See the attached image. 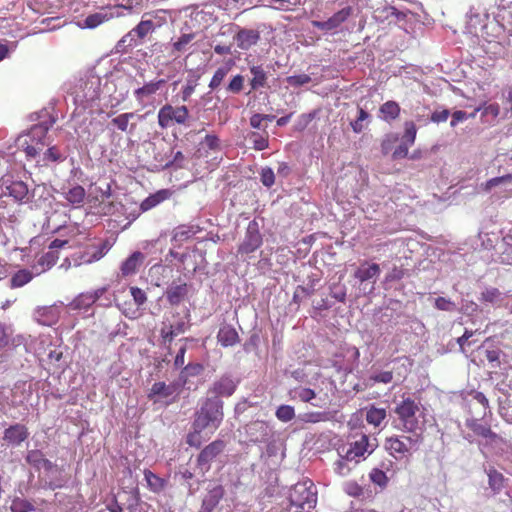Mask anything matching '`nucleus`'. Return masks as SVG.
<instances>
[{"label":"nucleus","mask_w":512,"mask_h":512,"mask_svg":"<svg viewBox=\"0 0 512 512\" xmlns=\"http://www.w3.org/2000/svg\"><path fill=\"white\" fill-rule=\"evenodd\" d=\"M248 139L251 141L253 149L257 151L265 150L269 146V134L265 128L262 132H251Z\"/></svg>","instance_id":"nucleus-32"},{"label":"nucleus","mask_w":512,"mask_h":512,"mask_svg":"<svg viewBox=\"0 0 512 512\" xmlns=\"http://www.w3.org/2000/svg\"><path fill=\"white\" fill-rule=\"evenodd\" d=\"M450 115V111L448 109H443L441 111H434L431 114V121L434 123H441L447 121Z\"/></svg>","instance_id":"nucleus-63"},{"label":"nucleus","mask_w":512,"mask_h":512,"mask_svg":"<svg viewBox=\"0 0 512 512\" xmlns=\"http://www.w3.org/2000/svg\"><path fill=\"white\" fill-rule=\"evenodd\" d=\"M166 84L165 79H158L145 83L142 87L134 90V97L136 101L144 106L147 101L153 98V96Z\"/></svg>","instance_id":"nucleus-15"},{"label":"nucleus","mask_w":512,"mask_h":512,"mask_svg":"<svg viewBox=\"0 0 512 512\" xmlns=\"http://www.w3.org/2000/svg\"><path fill=\"white\" fill-rule=\"evenodd\" d=\"M189 118V110L185 105L172 106L171 104L163 105L157 115L158 125L162 129H167L173 124L186 125Z\"/></svg>","instance_id":"nucleus-5"},{"label":"nucleus","mask_w":512,"mask_h":512,"mask_svg":"<svg viewBox=\"0 0 512 512\" xmlns=\"http://www.w3.org/2000/svg\"><path fill=\"white\" fill-rule=\"evenodd\" d=\"M386 415V410L384 408H376L372 406L367 410L366 421L369 424L378 427L386 418Z\"/></svg>","instance_id":"nucleus-36"},{"label":"nucleus","mask_w":512,"mask_h":512,"mask_svg":"<svg viewBox=\"0 0 512 512\" xmlns=\"http://www.w3.org/2000/svg\"><path fill=\"white\" fill-rule=\"evenodd\" d=\"M496 18L501 26H503L505 32L507 31L512 35V8L508 7L501 9Z\"/></svg>","instance_id":"nucleus-39"},{"label":"nucleus","mask_w":512,"mask_h":512,"mask_svg":"<svg viewBox=\"0 0 512 512\" xmlns=\"http://www.w3.org/2000/svg\"><path fill=\"white\" fill-rule=\"evenodd\" d=\"M311 81V77L307 74L294 75L288 78V82L291 85H305Z\"/></svg>","instance_id":"nucleus-62"},{"label":"nucleus","mask_w":512,"mask_h":512,"mask_svg":"<svg viewBox=\"0 0 512 512\" xmlns=\"http://www.w3.org/2000/svg\"><path fill=\"white\" fill-rule=\"evenodd\" d=\"M244 78L241 75H236L232 78L228 85V91L232 93H239L243 89Z\"/></svg>","instance_id":"nucleus-57"},{"label":"nucleus","mask_w":512,"mask_h":512,"mask_svg":"<svg viewBox=\"0 0 512 512\" xmlns=\"http://www.w3.org/2000/svg\"><path fill=\"white\" fill-rule=\"evenodd\" d=\"M251 74L253 75L250 85L253 90H257L266 85V72L263 70L261 66H253L250 69Z\"/></svg>","instance_id":"nucleus-35"},{"label":"nucleus","mask_w":512,"mask_h":512,"mask_svg":"<svg viewBox=\"0 0 512 512\" xmlns=\"http://www.w3.org/2000/svg\"><path fill=\"white\" fill-rule=\"evenodd\" d=\"M182 387L183 386L179 381L169 384H166L164 381L155 382L152 385L147 397L154 402H157L160 399H168L172 396H177L180 393Z\"/></svg>","instance_id":"nucleus-12"},{"label":"nucleus","mask_w":512,"mask_h":512,"mask_svg":"<svg viewBox=\"0 0 512 512\" xmlns=\"http://www.w3.org/2000/svg\"><path fill=\"white\" fill-rule=\"evenodd\" d=\"M58 259H59L58 252L49 249V251L46 252L41 257V263L42 264H47L49 266H52V265H54L57 262Z\"/></svg>","instance_id":"nucleus-61"},{"label":"nucleus","mask_w":512,"mask_h":512,"mask_svg":"<svg viewBox=\"0 0 512 512\" xmlns=\"http://www.w3.org/2000/svg\"><path fill=\"white\" fill-rule=\"evenodd\" d=\"M417 129L412 121L405 122V132L403 135V139L409 144L413 145L416 139Z\"/></svg>","instance_id":"nucleus-49"},{"label":"nucleus","mask_w":512,"mask_h":512,"mask_svg":"<svg viewBox=\"0 0 512 512\" xmlns=\"http://www.w3.org/2000/svg\"><path fill=\"white\" fill-rule=\"evenodd\" d=\"M420 406V402L415 401L411 397L403 398V400L396 405L394 412L402 425L403 431L415 433L416 430L420 428V421L417 416V414H422L420 412Z\"/></svg>","instance_id":"nucleus-4"},{"label":"nucleus","mask_w":512,"mask_h":512,"mask_svg":"<svg viewBox=\"0 0 512 512\" xmlns=\"http://www.w3.org/2000/svg\"><path fill=\"white\" fill-rule=\"evenodd\" d=\"M161 339L163 344H170L173 339L178 336L177 333L171 328V326H167L164 324L160 331Z\"/></svg>","instance_id":"nucleus-54"},{"label":"nucleus","mask_w":512,"mask_h":512,"mask_svg":"<svg viewBox=\"0 0 512 512\" xmlns=\"http://www.w3.org/2000/svg\"><path fill=\"white\" fill-rule=\"evenodd\" d=\"M195 38L194 33H187L181 35L177 41L173 43V49L177 52H184L187 49V46L192 42Z\"/></svg>","instance_id":"nucleus-46"},{"label":"nucleus","mask_w":512,"mask_h":512,"mask_svg":"<svg viewBox=\"0 0 512 512\" xmlns=\"http://www.w3.org/2000/svg\"><path fill=\"white\" fill-rule=\"evenodd\" d=\"M266 2V6L277 9L287 11L290 9V6L293 3L290 0H263Z\"/></svg>","instance_id":"nucleus-53"},{"label":"nucleus","mask_w":512,"mask_h":512,"mask_svg":"<svg viewBox=\"0 0 512 512\" xmlns=\"http://www.w3.org/2000/svg\"><path fill=\"white\" fill-rule=\"evenodd\" d=\"M295 392L296 397L303 402H310L312 399L316 397L315 391L310 388H300Z\"/></svg>","instance_id":"nucleus-56"},{"label":"nucleus","mask_w":512,"mask_h":512,"mask_svg":"<svg viewBox=\"0 0 512 512\" xmlns=\"http://www.w3.org/2000/svg\"><path fill=\"white\" fill-rule=\"evenodd\" d=\"M369 439L366 435H361V437L353 442L349 449L346 451L345 458L346 460H353L357 457L363 456L366 452H368Z\"/></svg>","instance_id":"nucleus-28"},{"label":"nucleus","mask_w":512,"mask_h":512,"mask_svg":"<svg viewBox=\"0 0 512 512\" xmlns=\"http://www.w3.org/2000/svg\"><path fill=\"white\" fill-rule=\"evenodd\" d=\"M500 294L501 293L497 288H487L482 292L481 300L484 302L494 303L499 299Z\"/></svg>","instance_id":"nucleus-52"},{"label":"nucleus","mask_w":512,"mask_h":512,"mask_svg":"<svg viewBox=\"0 0 512 512\" xmlns=\"http://www.w3.org/2000/svg\"><path fill=\"white\" fill-rule=\"evenodd\" d=\"M194 233L192 227L181 225L174 230L173 240L181 243L191 238Z\"/></svg>","instance_id":"nucleus-42"},{"label":"nucleus","mask_w":512,"mask_h":512,"mask_svg":"<svg viewBox=\"0 0 512 512\" xmlns=\"http://www.w3.org/2000/svg\"><path fill=\"white\" fill-rule=\"evenodd\" d=\"M353 9L350 6L344 7L343 9L337 11L334 13L330 18H328L326 21H318L313 20L312 26L328 32L333 31L339 28L344 22L348 20V18L352 15Z\"/></svg>","instance_id":"nucleus-11"},{"label":"nucleus","mask_w":512,"mask_h":512,"mask_svg":"<svg viewBox=\"0 0 512 512\" xmlns=\"http://www.w3.org/2000/svg\"><path fill=\"white\" fill-rule=\"evenodd\" d=\"M144 478L147 483V487L153 493L159 494L165 490L167 487L168 481L149 469L144 470Z\"/></svg>","instance_id":"nucleus-29"},{"label":"nucleus","mask_w":512,"mask_h":512,"mask_svg":"<svg viewBox=\"0 0 512 512\" xmlns=\"http://www.w3.org/2000/svg\"><path fill=\"white\" fill-rule=\"evenodd\" d=\"M139 503H140L139 492L138 491L131 492L129 499H128L127 509L130 510L131 512H134V511H136Z\"/></svg>","instance_id":"nucleus-64"},{"label":"nucleus","mask_w":512,"mask_h":512,"mask_svg":"<svg viewBox=\"0 0 512 512\" xmlns=\"http://www.w3.org/2000/svg\"><path fill=\"white\" fill-rule=\"evenodd\" d=\"M290 506L292 512H310L316 505L317 493L314 490L313 483L307 482L295 484L289 493Z\"/></svg>","instance_id":"nucleus-3"},{"label":"nucleus","mask_w":512,"mask_h":512,"mask_svg":"<svg viewBox=\"0 0 512 512\" xmlns=\"http://www.w3.org/2000/svg\"><path fill=\"white\" fill-rule=\"evenodd\" d=\"M29 437L28 428L21 423H15L3 432V440L8 446L18 447Z\"/></svg>","instance_id":"nucleus-13"},{"label":"nucleus","mask_w":512,"mask_h":512,"mask_svg":"<svg viewBox=\"0 0 512 512\" xmlns=\"http://www.w3.org/2000/svg\"><path fill=\"white\" fill-rule=\"evenodd\" d=\"M135 114L133 112H126L119 114L111 120V124L115 126L121 132H127L130 120L134 119Z\"/></svg>","instance_id":"nucleus-38"},{"label":"nucleus","mask_w":512,"mask_h":512,"mask_svg":"<svg viewBox=\"0 0 512 512\" xmlns=\"http://www.w3.org/2000/svg\"><path fill=\"white\" fill-rule=\"evenodd\" d=\"M145 256L140 251L133 252L122 264L120 267V271L122 276L127 277L130 275H134L138 268L142 265Z\"/></svg>","instance_id":"nucleus-24"},{"label":"nucleus","mask_w":512,"mask_h":512,"mask_svg":"<svg viewBox=\"0 0 512 512\" xmlns=\"http://www.w3.org/2000/svg\"><path fill=\"white\" fill-rule=\"evenodd\" d=\"M248 440L253 443H264L270 438V427L265 421H253L245 428Z\"/></svg>","instance_id":"nucleus-14"},{"label":"nucleus","mask_w":512,"mask_h":512,"mask_svg":"<svg viewBox=\"0 0 512 512\" xmlns=\"http://www.w3.org/2000/svg\"><path fill=\"white\" fill-rule=\"evenodd\" d=\"M173 195V191L170 189H161L156 191L154 194L149 195L140 204L141 212H146L156 207L160 203L168 200Z\"/></svg>","instance_id":"nucleus-23"},{"label":"nucleus","mask_w":512,"mask_h":512,"mask_svg":"<svg viewBox=\"0 0 512 512\" xmlns=\"http://www.w3.org/2000/svg\"><path fill=\"white\" fill-rule=\"evenodd\" d=\"M275 415L282 422H289L295 417V410L290 405H281L277 408Z\"/></svg>","instance_id":"nucleus-43"},{"label":"nucleus","mask_w":512,"mask_h":512,"mask_svg":"<svg viewBox=\"0 0 512 512\" xmlns=\"http://www.w3.org/2000/svg\"><path fill=\"white\" fill-rule=\"evenodd\" d=\"M435 307L442 311H452L455 305L451 300L445 297H438L435 299Z\"/></svg>","instance_id":"nucleus-58"},{"label":"nucleus","mask_w":512,"mask_h":512,"mask_svg":"<svg viewBox=\"0 0 512 512\" xmlns=\"http://www.w3.org/2000/svg\"><path fill=\"white\" fill-rule=\"evenodd\" d=\"M8 180L1 179V186H5L6 192L13 197L16 202L23 203L28 198V187L23 181H12L7 184Z\"/></svg>","instance_id":"nucleus-19"},{"label":"nucleus","mask_w":512,"mask_h":512,"mask_svg":"<svg viewBox=\"0 0 512 512\" xmlns=\"http://www.w3.org/2000/svg\"><path fill=\"white\" fill-rule=\"evenodd\" d=\"M224 419L223 401L216 397H208L196 411L192 423V431L186 436L190 447L200 448L221 426Z\"/></svg>","instance_id":"nucleus-1"},{"label":"nucleus","mask_w":512,"mask_h":512,"mask_svg":"<svg viewBox=\"0 0 512 512\" xmlns=\"http://www.w3.org/2000/svg\"><path fill=\"white\" fill-rule=\"evenodd\" d=\"M117 307L123 315L129 319H136L140 315V310L134 305V302L124 301L116 302Z\"/></svg>","instance_id":"nucleus-40"},{"label":"nucleus","mask_w":512,"mask_h":512,"mask_svg":"<svg viewBox=\"0 0 512 512\" xmlns=\"http://www.w3.org/2000/svg\"><path fill=\"white\" fill-rule=\"evenodd\" d=\"M225 490L222 485H215L207 491L202 499L198 512H213L224 497Z\"/></svg>","instance_id":"nucleus-16"},{"label":"nucleus","mask_w":512,"mask_h":512,"mask_svg":"<svg viewBox=\"0 0 512 512\" xmlns=\"http://www.w3.org/2000/svg\"><path fill=\"white\" fill-rule=\"evenodd\" d=\"M370 379L375 383L388 384L393 380V373L392 371H383L376 375H372Z\"/></svg>","instance_id":"nucleus-59"},{"label":"nucleus","mask_w":512,"mask_h":512,"mask_svg":"<svg viewBox=\"0 0 512 512\" xmlns=\"http://www.w3.org/2000/svg\"><path fill=\"white\" fill-rule=\"evenodd\" d=\"M370 117L369 113L363 108L358 109V117L350 123L352 130L355 133H361L364 130L363 122Z\"/></svg>","instance_id":"nucleus-45"},{"label":"nucleus","mask_w":512,"mask_h":512,"mask_svg":"<svg viewBox=\"0 0 512 512\" xmlns=\"http://www.w3.org/2000/svg\"><path fill=\"white\" fill-rule=\"evenodd\" d=\"M85 196V189L80 185L71 187L64 194L65 199L72 205H81L85 199Z\"/></svg>","instance_id":"nucleus-34"},{"label":"nucleus","mask_w":512,"mask_h":512,"mask_svg":"<svg viewBox=\"0 0 512 512\" xmlns=\"http://www.w3.org/2000/svg\"><path fill=\"white\" fill-rule=\"evenodd\" d=\"M217 340L223 347L234 346L240 339L236 329L229 325H222L217 334Z\"/></svg>","instance_id":"nucleus-26"},{"label":"nucleus","mask_w":512,"mask_h":512,"mask_svg":"<svg viewBox=\"0 0 512 512\" xmlns=\"http://www.w3.org/2000/svg\"><path fill=\"white\" fill-rule=\"evenodd\" d=\"M466 426L475 435L486 439L490 443H494L499 439L498 435L491 430L489 425L481 423L478 419L471 418L466 420Z\"/></svg>","instance_id":"nucleus-20"},{"label":"nucleus","mask_w":512,"mask_h":512,"mask_svg":"<svg viewBox=\"0 0 512 512\" xmlns=\"http://www.w3.org/2000/svg\"><path fill=\"white\" fill-rule=\"evenodd\" d=\"M260 39V34L257 30L253 29H240L235 36L237 46L242 50H248Z\"/></svg>","instance_id":"nucleus-22"},{"label":"nucleus","mask_w":512,"mask_h":512,"mask_svg":"<svg viewBox=\"0 0 512 512\" xmlns=\"http://www.w3.org/2000/svg\"><path fill=\"white\" fill-rule=\"evenodd\" d=\"M370 480L381 488H385L388 484V477L384 471L378 468H374L369 473Z\"/></svg>","instance_id":"nucleus-44"},{"label":"nucleus","mask_w":512,"mask_h":512,"mask_svg":"<svg viewBox=\"0 0 512 512\" xmlns=\"http://www.w3.org/2000/svg\"><path fill=\"white\" fill-rule=\"evenodd\" d=\"M37 320L41 325L50 326L58 320L57 310L53 307H42L36 311Z\"/></svg>","instance_id":"nucleus-31"},{"label":"nucleus","mask_w":512,"mask_h":512,"mask_svg":"<svg viewBox=\"0 0 512 512\" xmlns=\"http://www.w3.org/2000/svg\"><path fill=\"white\" fill-rule=\"evenodd\" d=\"M188 294V286L186 283L172 284L166 292V299L171 305L180 304Z\"/></svg>","instance_id":"nucleus-27"},{"label":"nucleus","mask_w":512,"mask_h":512,"mask_svg":"<svg viewBox=\"0 0 512 512\" xmlns=\"http://www.w3.org/2000/svg\"><path fill=\"white\" fill-rule=\"evenodd\" d=\"M10 509L12 512H31L35 510L30 501L21 497H15L12 500Z\"/></svg>","instance_id":"nucleus-41"},{"label":"nucleus","mask_w":512,"mask_h":512,"mask_svg":"<svg viewBox=\"0 0 512 512\" xmlns=\"http://www.w3.org/2000/svg\"><path fill=\"white\" fill-rule=\"evenodd\" d=\"M422 442V434L415 433L413 436L392 435L385 439L384 448L395 460H402L410 457L412 451L417 450Z\"/></svg>","instance_id":"nucleus-2"},{"label":"nucleus","mask_w":512,"mask_h":512,"mask_svg":"<svg viewBox=\"0 0 512 512\" xmlns=\"http://www.w3.org/2000/svg\"><path fill=\"white\" fill-rule=\"evenodd\" d=\"M64 157L56 146H52L47 149L43 155L44 162H57L63 160Z\"/></svg>","instance_id":"nucleus-51"},{"label":"nucleus","mask_w":512,"mask_h":512,"mask_svg":"<svg viewBox=\"0 0 512 512\" xmlns=\"http://www.w3.org/2000/svg\"><path fill=\"white\" fill-rule=\"evenodd\" d=\"M380 113L383 115L382 119L386 122H391L397 119L400 115V106L395 101H387L380 106Z\"/></svg>","instance_id":"nucleus-30"},{"label":"nucleus","mask_w":512,"mask_h":512,"mask_svg":"<svg viewBox=\"0 0 512 512\" xmlns=\"http://www.w3.org/2000/svg\"><path fill=\"white\" fill-rule=\"evenodd\" d=\"M25 459L29 465L37 470L44 469L45 471H51L54 468V464L45 458L42 451L37 449L28 451Z\"/></svg>","instance_id":"nucleus-25"},{"label":"nucleus","mask_w":512,"mask_h":512,"mask_svg":"<svg viewBox=\"0 0 512 512\" xmlns=\"http://www.w3.org/2000/svg\"><path fill=\"white\" fill-rule=\"evenodd\" d=\"M152 20L142 19L136 27L125 34L118 42V47H136L143 43L145 37L154 31Z\"/></svg>","instance_id":"nucleus-8"},{"label":"nucleus","mask_w":512,"mask_h":512,"mask_svg":"<svg viewBox=\"0 0 512 512\" xmlns=\"http://www.w3.org/2000/svg\"><path fill=\"white\" fill-rule=\"evenodd\" d=\"M504 477L497 471L489 473V485L494 491H499L503 487Z\"/></svg>","instance_id":"nucleus-50"},{"label":"nucleus","mask_w":512,"mask_h":512,"mask_svg":"<svg viewBox=\"0 0 512 512\" xmlns=\"http://www.w3.org/2000/svg\"><path fill=\"white\" fill-rule=\"evenodd\" d=\"M122 8L131 9V7H126L124 5L104 6L100 9V11L88 15L84 20L82 28L94 29L114 18L122 17L123 14L120 12V9Z\"/></svg>","instance_id":"nucleus-7"},{"label":"nucleus","mask_w":512,"mask_h":512,"mask_svg":"<svg viewBox=\"0 0 512 512\" xmlns=\"http://www.w3.org/2000/svg\"><path fill=\"white\" fill-rule=\"evenodd\" d=\"M346 492L353 497H360L364 495V489L355 482H350L346 485Z\"/></svg>","instance_id":"nucleus-60"},{"label":"nucleus","mask_w":512,"mask_h":512,"mask_svg":"<svg viewBox=\"0 0 512 512\" xmlns=\"http://www.w3.org/2000/svg\"><path fill=\"white\" fill-rule=\"evenodd\" d=\"M263 243L262 235L258 224L255 221L249 223L243 241L238 247V253L241 255L255 252Z\"/></svg>","instance_id":"nucleus-10"},{"label":"nucleus","mask_w":512,"mask_h":512,"mask_svg":"<svg viewBox=\"0 0 512 512\" xmlns=\"http://www.w3.org/2000/svg\"><path fill=\"white\" fill-rule=\"evenodd\" d=\"M505 33L503 26L496 17L487 19L481 29V36L489 43L497 42L504 37Z\"/></svg>","instance_id":"nucleus-17"},{"label":"nucleus","mask_w":512,"mask_h":512,"mask_svg":"<svg viewBox=\"0 0 512 512\" xmlns=\"http://www.w3.org/2000/svg\"><path fill=\"white\" fill-rule=\"evenodd\" d=\"M226 442L222 439H216L206 445L198 454L196 459L197 468L205 474L211 469L212 463L224 453Z\"/></svg>","instance_id":"nucleus-6"},{"label":"nucleus","mask_w":512,"mask_h":512,"mask_svg":"<svg viewBox=\"0 0 512 512\" xmlns=\"http://www.w3.org/2000/svg\"><path fill=\"white\" fill-rule=\"evenodd\" d=\"M130 294L133 298L134 305L139 309L147 301V295L144 290L133 286L130 288Z\"/></svg>","instance_id":"nucleus-47"},{"label":"nucleus","mask_w":512,"mask_h":512,"mask_svg":"<svg viewBox=\"0 0 512 512\" xmlns=\"http://www.w3.org/2000/svg\"><path fill=\"white\" fill-rule=\"evenodd\" d=\"M48 129L43 126H34L31 129V138L30 142L25 141L23 143L24 152L28 159H34L39 153L43 150L46 143L44 141Z\"/></svg>","instance_id":"nucleus-9"},{"label":"nucleus","mask_w":512,"mask_h":512,"mask_svg":"<svg viewBox=\"0 0 512 512\" xmlns=\"http://www.w3.org/2000/svg\"><path fill=\"white\" fill-rule=\"evenodd\" d=\"M261 182L266 187H271L275 182V175L271 168H264L261 171Z\"/></svg>","instance_id":"nucleus-55"},{"label":"nucleus","mask_w":512,"mask_h":512,"mask_svg":"<svg viewBox=\"0 0 512 512\" xmlns=\"http://www.w3.org/2000/svg\"><path fill=\"white\" fill-rule=\"evenodd\" d=\"M237 384L230 376H222L213 383L210 392L215 394L214 397H230L236 390Z\"/></svg>","instance_id":"nucleus-18"},{"label":"nucleus","mask_w":512,"mask_h":512,"mask_svg":"<svg viewBox=\"0 0 512 512\" xmlns=\"http://www.w3.org/2000/svg\"><path fill=\"white\" fill-rule=\"evenodd\" d=\"M33 278V274L31 271L27 269H22L17 271L10 280L11 288H19L27 283H29Z\"/></svg>","instance_id":"nucleus-37"},{"label":"nucleus","mask_w":512,"mask_h":512,"mask_svg":"<svg viewBox=\"0 0 512 512\" xmlns=\"http://www.w3.org/2000/svg\"><path fill=\"white\" fill-rule=\"evenodd\" d=\"M204 370V367L200 363H189L187 364L179 375V382L182 386H185V384L188 381L189 377H194L200 375Z\"/></svg>","instance_id":"nucleus-33"},{"label":"nucleus","mask_w":512,"mask_h":512,"mask_svg":"<svg viewBox=\"0 0 512 512\" xmlns=\"http://www.w3.org/2000/svg\"><path fill=\"white\" fill-rule=\"evenodd\" d=\"M381 269L377 263H369L364 261L354 272V278L360 283L376 278L380 275Z\"/></svg>","instance_id":"nucleus-21"},{"label":"nucleus","mask_w":512,"mask_h":512,"mask_svg":"<svg viewBox=\"0 0 512 512\" xmlns=\"http://www.w3.org/2000/svg\"><path fill=\"white\" fill-rule=\"evenodd\" d=\"M227 73H228V68H225V67L218 68L210 80L209 88L212 90L218 88L221 85L224 78L226 77Z\"/></svg>","instance_id":"nucleus-48"}]
</instances>
